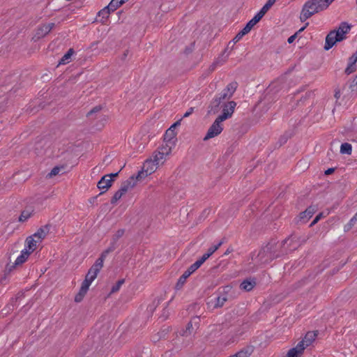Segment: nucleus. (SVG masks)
Returning <instances> with one entry per match:
<instances>
[{
    "instance_id": "f257e3e1",
    "label": "nucleus",
    "mask_w": 357,
    "mask_h": 357,
    "mask_svg": "<svg viewBox=\"0 0 357 357\" xmlns=\"http://www.w3.org/2000/svg\"><path fill=\"white\" fill-rule=\"evenodd\" d=\"M292 240L291 238H286L282 242L271 240L266 245L261 248L257 255L252 259L258 265L269 264L275 259L288 254V248L285 247V243Z\"/></svg>"
},
{
    "instance_id": "f03ea898",
    "label": "nucleus",
    "mask_w": 357,
    "mask_h": 357,
    "mask_svg": "<svg viewBox=\"0 0 357 357\" xmlns=\"http://www.w3.org/2000/svg\"><path fill=\"white\" fill-rule=\"evenodd\" d=\"M326 8H327L324 4L321 6L318 4V3L314 0H308L305 3L302 8L300 20L301 22H305L311 17L313 15L319 13Z\"/></svg>"
},
{
    "instance_id": "7ed1b4c3",
    "label": "nucleus",
    "mask_w": 357,
    "mask_h": 357,
    "mask_svg": "<svg viewBox=\"0 0 357 357\" xmlns=\"http://www.w3.org/2000/svg\"><path fill=\"white\" fill-rule=\"evenodd\" d=\"M136 185L135 176H132L128 179L123 182L120 188L117 190L111 199V204H115L123 195H125L129 190L133 188Z\"/></svg>"
},
{
    "instance_id": "20e7f679",
    "label": "nucleus",
    "mask_w": 357,
    "mask_h": 357,
    "mask_svg": "<svg viewBox=\"0 0 357 357\" xmlns=\"http://www.w3.org/2000/svg\"><path fill=\"white\" fill-rule=\"evenodd\" d=\"M125 231L124 229H119L112 235L109 246L100 254L102 258L105 259L109 253L115 251L119 248L120 245L119 240L124 235Z\"/></svg>"
},
{
    "instance_id": "39448f33",
    "label": "nucleus",
    "mask_w": 357,
    "mask_h": 357,
    "mask_svg": "<svg viewBox=\"0 0 357 357\" xmlns=\"http://www.w3.org/2000/svg\"><path fill=\"white\" fill-rule=\"evenodd\" d=\"M158 168V166L152 161V158H149L144 162L142 170L139 171L135 176V181L137 182L143 178L153 173Z\"/></svg>"
},
{
    "instance_id": "423d86ee",
    "label": "nucleus",
    "mask_w": 357,
    "mask_h": 357,
    "mask_svg": "<svg viewBox=\"0 0 357 357\" xmlns=\"http://www.w3.org/2000/svg\"><path fill=\"white\" fill-rule=\"evenodd\" d=\"M222 122V121H220L218 117L216 118L212 125L209 127L206 135L204 137V141L213 138L222 132L223 130V127L221 124Z\"/></svg>"
},
{
    "instance_id": "0eeeda50",
    "label": "nucleus",
    "mask_w": 357,
    "mask_h": 357,
    "mask_svg": "<svg viewBox=\"0 0 357 357\" xmlns=\"http://www.w3.org/2000/svg\"><path fill=\"white\" fill-rule=\"evenodd\" d=\"M105 259L102 258V257L100 256V257L96 259L95 263L88 271L86 278L93 281L96 278L100 271L103 267V263H104Z\"/></svg>"
},
{
    "instance_id": "6e6552de",
    "label": "nucleus",
    "mask_w": 357,
    "mask_h": 357,
    "mask_svg": "<svg viewBox=\"0 0 357 357\" xmlns=\"http://www.w3.org/2000/svg\"><path fill=\"white\" fill-rule=\"evenodd\" d=\"M236 106V102L234 101H229L227 103L224 104L222 113L221 115L218 116L219 119L224 121L225 120L230 118L234 112Z\"/></svg>"
},
{
    "instance_id": "1a4fd4ad",
    "label": "nucleus",
    "mask_w": 357,
    "mask_h": 357,
    "mask_svg": "<svg viewBox=\"0 0 357 357\" xmlns=\"http://www.w3.org/2000/svg\"><path fill=\"white\" fill-rule=\"evenodd\" d=\"M317 209V205H310L305 209V211L301 212L299 214L298 221H300L301 223H306L310 219V218H312Z\"/></svg>"
},
{
    "instance_id": "9d476101",
    "label": "nucleus",
    "mask_w": 357,
    "mask_h": 357,
    "mask_svg": "<svg viewBox=\"0 0 357 357\" xmlns=\"http://www.w3.org/2000/svg\"><path fill=\"white\" fill-rule=\"evenodd\" d=\"M55 24L53 22L44 24L40 25L36 30V37L37 38H41L47 35L51 30L54 27Z\"/></svg>"
},
{
    "instance_id": "9b49d317",
    "label": "nucleus",
    "mask_w": 357,
    "mask_h": 357,
    "mask_svg": "<svg viewBox=\"0 0 357 357\" xmlns=\"http://www.w3.org/2000/svg\"><path fill=\"white\" fill-rule=\"evenodd\" d=\"M113 178H108V176H103L97 183V187L102 190L100 195L105 192L112 185Z\"/></svg>"
},
{
    "instance_id": "f8f14e48",
    "label": "nucleus",
    "mask_w": 357,
    "mask_h": 357,
    "mask_svg": "<svg viewBox=\"0 0 357 357\" xmlns=\"http://www.w3.org/2000/svg\"><path fill=\"white\" fill-rule=\"evenodd\" d=\"M50 225H45L40 227L37 231L33 234V236L36 238L39 242H41L43 239L45 238L47 234L49 233Z\"/></svg>"
},
{
    "instance_id": "ddd939ff",
    "label": "nucleus",
    "mask_w": 357,
    "mask_h": 357,
    "mask_svg": "<svg viewBox=\"0 0 357 357\" xmlns=\"http://www.w3.org/2000/svg\"><path fill=\"white\" fill-rule=\"evenodd\" d=\"M254 351V347L248 345L230 357H250Z\"/></svg>"
},
{
    "instance_id": "4468645a",
    "label": "nucleus",
    "mask_w": 357,
    "mask_h": 357,
    "mask_svg": "<svg viewBox=\"0 0 357 357\" xmlns=\"http://www.w3.org/2000/svg\"><path fill=\"white\" fill-rule=\"evenodd\" d=\"M221 102H222V100H220L218 96H216L215 98H213L211 100L210 105L208 106V114H215L218 113L219 111V107H220Z\"/></svg>"
},
{
    "instance_id": "2eb2a0df",
    "label": "nucleus",
    "mask_w": 357,
    "mask_h": 357,
    "mask_svg": "<svg viewBox=\"0 0 357 357\" xmlns=\"http://www.w3.org/2000/svg\"><path fill=\"white\" fill-rule=\"evenodd\" d=\"M287 238H291L292 241H288L285 243V247L288 248V253L296 250L300 246V243L298 241L297 237L294 235H291Z\"/></svg>"
},
{
    "instance_id": "dca6fc26",
    "label": "nucleus",
    "mask_w": 357,
    "mask_h": 357,
    "mask_svg": "<svg viewBox=\"0 0 357 357\" xmlns=\"http://www.w3.org/2000/svg\"><path fill=\"white\" fill-rule=\"evenodd\" d=\"M356 61L357 57L352 54L349 59L348 66L344 70L345 74L350 75L356 70Z\"/></svg>"
},
{
    "instance_id": "f3484780",
    "label": "nucleus",
    "mask_w": 357,
    "mask_h": 357,
    "mask_svg": "<svg viewBox=\"0 0 357 357\" xmlns=\"http://www.w3.org/2000/svg\"><path fill=\"white\" fill-rule=\"evenodd\" d=\"M337 42L336 39L334 38V31H331L326 37L324 50H329Z\"/></svg>"
},
{
    "instance_id": "a211bd4d",
    "label": "nucleus",
    "mask_w": 357,
    "mask_h": 357,
    "mask_svg": "<svg viewBox=\"0 0 357 357\" xmlns=\"http://www.w3.org/2000/svg\"><path fill=\"white\" fill-rule=\"evenodd\" d=\"M152 157V161L158 167L165 162L167 156L164 155V153H160L157 150L153 153Z\"/></svg>"
},
{
    "instance_id": "6ab92c4d",
    "label": "nucleus",
    "mask_w": 357,
    "mask_h": 357,
    "mask_svg": "<svg viewBox=\"0 0 357 357\" xmlns=\"http://www.w3.org/2000/svg\"><path fill=\"white\" fill-rule=\"evenodd\" d=\"M35 238L33 236H30L26 238L25 243H26V248L30 253L33 252L36 248H37V243L39 241L36 239H34Z\"/></svg>"
},
{
    "instance_id": "aec40b11",
    "label": "nucleus",
    "mask_w": 357,
    "mask_h": 357,
    "mask_svg": "<svg viewBox=\"0 0 357 357\" xmlns=\"http://www.w3.org/2000/svg\"><path fill=\"white\" fill-rule=\"evenodd\" d=\"M263 17H261L258 13L255 15V17L250 20L247 24L245 26V27L243 28L245 29V31H247L248 33H249L251 29H252V27L258 22H259V20L262 18Z\"/></svg>"
},
{
    "instance_id": "412c9836",
    "label": "nucleus",
    "mask_w": 357,
    "mask_h": 357,
    "mask_svg": "<svg viewBox=\"0 0 357 357\" xmlns=\"http://www.w3.org/2000/svg\"><path fill=\"white\" fill-rule=\"evenodd\" d=\"M317 332L309 331L305 334V335L302 341L304 342V344H305V346L308 347L315 340V338L317 337Z\"/></svg>"
},
{
    "instance_id": "4be33fe9",
    "label": "nucleus",
    "mask_w": 357,
    "mask_h": 357,
    "mask_svg": "<svg viewBox=\"0 0 357 357\" xmlns=\"http://www.w3.org/2000/svg\"><path fill=\"white\" fill-rule=\"evenodd\" d=\"M30 254V252H29L26 248H24L21 252V255L16 259L15 265H20L24 263L28 259Z\"/></svg>"
},
{
    "instance_id": "5701e85b",
    "label": "nucleus",
    "mask_w": 357,
    "mask_h": 357,
    "mask_svg": "<svg viewBox=\"0 0 357 357\" xmlns=\"http://www.w3.org/2000/svg\"><path fill=\"white\" fill-rule=\"evenodd\" d=\"M247 33H248L247 31H245L244 29H243L241 31H240L236 35V36L232 39V40H231L229 43L228 45H227V47L225 50V52H226L227 50V49L229 48V45L231 43H232V47H231V49H232L234 45V44H236L237 42H238L243 38V36H245Z\"/></svg>"
},
{
    "instance_id": "b1692460",
    "label": "nucleus",
    "mask_w": 357,
    "mask_h": 357,
    "mask_svg": "<svg viewBox=\"0 0 357 357\" xmlns=\"http://www.w3.org/2000/svg\"><path fill=\"white\" fill-rule=\"evenodd\" d=\"M176 133L175 132L174 130L168 129L165 134L164 140L165 142L174 144V139L176 137Z\"/></svg>"
},
{
    "instance_id": "393cba45",
    "label": "nucleus",
    "mask_w": 357,
    "mask_h": 357,
    "mask_svg": "<svg viewBox=\"0 0 357 357\" xmlns=\"http://www.w3.org/2000/svg\"><path fill=\"white\" fill-rule=\"evenodd\" d=\"M255 284H256V282L255 280L250 281L248 280H245L240 284V287L241 289L249 291L254 288Z\"/></svg>"
},
{
    "instance_id": "a878e982",
    "label": "nucleus",
    "mask_w": 357,
    "mask_h": 357,
    "mask_svg": "<svg viewBox=\"0 0 357 357\" xmlns=\"http://www.w3.org/2000/svg\"><path fill=\"white\" fill-rule=\"evenodd\" d=\"M74 50L70 48L68 50V52L62 56V58L59 61V65H64L70 62V59L73 54H74Z\"/></svg>"
},
{
    "instance_id": "bb28decb",
    "label": "nucleus",
    "mask_w": 357,
    "mask_h": 357,
    "mask_svg": "<svg viewBox=\"0 0 357 357\" xmlns=\"http://www.w3.org/2000/svg\"><path fill=\"white\" fill-rule=\"evenodd\" d=\"M174 143H167L166 142L165 145H162L158 149V151L160 153H164L165 156L169 155L172 150V147L174 146Z\"/></svg>"
},
{
    "instance_id": "cd10ccee",
    "label": "nucleus",
    "mask_w": 357,
    "mask_h": 357,
    "mask_svg": "<svg viewBox=\"0 0 357 357\" xmlns=\"http://www.w3.org/2000/svg\"><path fill=\"white\" fill-rule=\"evenodd\" d=\"M307 347L305 344H304V342L301 341L298 342V344L296 345V347L292 348L291 349H294L295 351L294 353V357H300L301 354H303L304 349Z\"/></svg>"
},
{
    "instance_id": "c85d7f7f",
    "label": "nucleus",
    "mask_w": 357,
    "mask_h": 357,
    "mask_svg": "<svg viewBox=\"0 0 357 357\" xmlns=\"http://www.w3.org/2000/svg\"><path fill=\"white\" fill-rule=\"evenodd\" d=\"M189 276L190 275L185 271L183 273V275L178 278V280L176 284L175 289L176 290L181 289L183 287V286L184 285V284L185 283L186 280Z\"/></svg>"
},
{
    "instance_id": "c756f323",
    "label": "nucleus",
    "mask_w": 357,
    "mask_h": 357,
    "mask_svg": "<svg viewBox=\"0 0 357 357\" xmlns=\"http://www.w3.org/2000/svg\"><path fill=\"white\" fill-rule=\"evenodd\" d=\"M351 28V26L350 24H349L346 22H342L340 24L339 27L335 31L337 32H340V33H342L346 35L347 33H349Z\"/></svg>"
},
{
    "instance_id": "7c9ffc66",
    "label": "nucleus",
    "mask_w": 357,
    "mask_h": 357,
    "mask_svg": "<svg viewBox=\"0 0 357 357\" xmlns=\"http://www.w3.org/2000/svg\"><path fill=\"white\" fill-rule=\"evenodd\" d=\"M238 87V83L236 82H232L229 83L225 89H224L226 92L230 95L231 97L234 95L235 93L236 89Z\"/></svg>"
},
{
    "instance_id": "2f4dec72",
    "label": "nucleus",
    "mask_w": 357,
    "mask_h": 357,
    "mask_svg": "<svg viewBox=\"0 0 357 357\" xmlns=\"http://www.w3.org/2000/svg\"><path fill=\"white\" fill-rule=\"evenodd\" d=\"M276 0H268L265 5L258 13L261 17H263L266 13L270 9V8L275 3Z\"/></svg>"
},
{
    "instance_id": "473e14b6",
    "label": "nucleus",
    "mask_w": 357,
    "mask_h": 357,
    "mask_svg": "<svg viewBox=\"0 0 357 357\" xmlns=\"http://www.w3.org/2000/svg\"><path fill=\"white\" fill-rule=\"evenodd\" d=\"M351 151H352V147H351V145L349 143H343L342 144L341 146H340V153H342V154H348V155H350L351 153Z\"/></svg>"
},
{
    "instance_id": "72a5a7b5",
    "label": "nucleus",
    "mask_w": 357,
    "mask_h": 357,
    "mask_svg": "<svg viewBox=\"0 0 357 357\" xmlns=\"http://www.w3.org/2000/svg\"><path fill=\"white\" fill-rule=\"evenodd\" d=\"M227 301L226 296H220L215 298V308L221 307L224 305L225 303Z\"/></svg>"
},
{
    "instance_id": "f704fd0d",
    "label": "nucleus",
    "mask_w": 357,
    "mask_h": 357,
    "mask_svg": "<svg viewBox=\"0 0 357 357\" xmlns=\"http://www.w3.org/2000/svg\"><path fill=\"white\" fill-rule=\"evenodd\" d=\"M87 291H88V290H86L82 287H80L79 292L75 296V301L76 303L81 302L83 300V298H84V296L86 295V294L87 293Z\"/></svg>"
},
{
    "instance_id": "c9c22d12",
    "label": "nucleus",
    "mask_w": 357,
    "mask_h": 357,
    "mask_svg": "<svg viewBox=\"0 0 357 357\" xmlns=\"http://www.w3.org/2000/svg\"><path fill=\"white\" fill-rule=\"evenodd\" d=\"M123 4L114 1L112 0L110 3L107 6V9L110 10L111 12L115 11L117 8L121 7Z\"/></svg>"
},
{
    "instance_id": "e433bc0d",
    "label": "nucleus",
    "mask_w": 357,
    "mask_h": 357,
    "mask_svg": "<svg viewBox=\"0 0 357 357\" xmlns=\"http://www.w3.org/2000/svg\"><path fill=\"white\" fill-rule=\"evenodd\" d=\"M110 13V10L107 9V6H105L98 13V15L99 17H102V19H107L109 17Z\"/></svg>"
},
{
    "instance_id": "4c0bfd02",
    "label": "nucleus",
    "mask_w": 357,
    "mask_h": 357,
    "mask_svg": "<svg viewBox=\"0 0 357 357\" xmlns=\"http://www.w3.org/2000/svg\"><path fill=\"white\" fill-rule=\"evenodd\" d=\"M124 282H125L124 279H121V280H119V281H117V282L114 285L112 286L110 293L113 294V293L118 291L120 289L121 285L124 283Z\"/></svg>"
},
{
    "instance_id": "58836bf2",
    "label": "nucleus",
    "mask_w": 357,
    "mask_h": 357,
    "mask_svg": "<svg viewBox=\"0 0 357 357\" xmlns=\"http://www.w3.org/2000/svg\"><path fill=\"white\" fill-rule=\"evenodd\" d=\"M218 98L222 101L230 99L231 97L229 95L225 89L219 94Z\"/></svg>"
},
{
    "instance_id": "ea45409f",
    "label": "nucleus",
    "mask_w": 357,
    "mask_h": 357,
    "mask_svg": "<svg viewBox=\"0 0 357 357\" xmlns=\"http://www.w3.org/2000/svg\"><path fill=\"white\" fill-rule=\"evenodd\" d=\"M357 221L356 213L354 216L350 220L349 222L345 226V230H349L351 227L356 224Z\"/></svg>"
},
{
    "instance_id": "a19ab883",
    "label": "nucleus",
    "mask_w": 357,
    "mask_h": 357,
    "mask_svg": "<svg viewBox=\"0 0 357 357\" xmlns=\"http://www.w3.org/2000/svg\"><path fill=\"white\" fill-rule=\"evenodd\" d=\"M333 31H334V38H335L337 42L342 41L343 40H344L346 38V36L344 34L340 33V32H337L335 30H333Z\"/></svg>"
},
{
    "instance_id": "79ce46f5",
    "label": "nucleus",
    "mask_w": 357,
    "mask_h": 357,
    "mask_svg": "<svg viewBox=\"0 0 357 357\" xmlns=\"http://www.w3.org/2000/svg\"><path fill=\"white\" fill-rule=\"evenodd\" d=\"M92 282H93L92 280H91L90 279H88L85 277L84 280L82 283L81 287H82L86 290H89V288Z\"/></svg>"
},
{
    "instance_id": "37998d69",
    "label": "nucleus",
    "mask_w": 357,
    "mask_h": 357,
    "mask_svg": "<svg viewBox=\"0 0 357 357\" xmlns=\"http://www.w3.org/2000/svg\"><path fill=\"white\" fill-rule=\"evenodd\" d=\"M92 282H93L92 280H91L90 279H88L85 277L84 280L82 283L81 287H82L86 290H89V288Z\"/></svg>"
},
{
    "instance_id": "c03bdc74",
    "label": "nucleus",
    "mask_w": 357,
    "mask_h": 357,
    "mask_svg": "<svg viewBox=\"0 0 357 357\" xmlns=\"http://www.w3.org/2000/svg\"><path fill=\"white\" fill-rule=\"evenodd\" d=\"M60 170H61V168H60V167H54L51 170V172L48 174V175H47V176H48L50 178H51V177H52V176H56V175H57V174L59 173Z\"/></svg>"
},
{
    "instance_id": "a18cd8bd",
    "label": "nucleus",
    "mask_w": 357,
    "mask_h": 357,
    "mask_svg": "<svg viewBox=\"0 0 357 357\" xmlns=\"http://www.w3.org/2000/svg\"><path fill=\"white\" fill-rule=\"evenodd\" d=\"M24 296V293L23 292H19L15 298H13L10 301V305L13 306V307L15 305V303L17 302V301L21 298H22Z\"/></svg>"
},
{
    "instance_id": "49530a36",
    "label": "nucleus",
    "mask_w": 357,
    "mask_h": 357,
    "mask_svg": "<svg viewBox=\"0 0 357 357\" xmlns=\"http://www.w3.org/2000/svg\"><path fill=\"white\" fill-rule=\"evenodd\" d=\"M30 217L29 213H26L25 212H22L19 218V220L20 222H24L26 220Z\"/></svg>"
},
{
    "instance_id": "de8ad7c7",
    "label": "nucleus",
    "mask_w": 357,
    "mask_h": 357,
    "mask_svg": "<svg viewBox=\"0 0 357 357\" xmlns=\"http://www.w3.org/2000/svg\"><path fill=\"white\" fill-rule=\"evenodd\" d=\"M322 213H319L315 218L312 220V222L310 223V227L314 226L315 224L318 222V221L322 218Z\"/></svg>"
},
{
    "instance_id": "09e8293b",
    "label": "nucleus",
    "mask_w": 357,
    "mask_h": 357,
    "mask_svg": "<svg viewBox=\"0 0 357 357\" xmlns=\"http://www.w3.org/2000/svg\"><path fill=\"white\" fill-rule=\"evenodd\" d=\"M100 109H101V107L100 106H96V107H93L91 110H90L87 113V116H89L92 114L99 112Z\"/></svg>"
},
{
    "instance_id": "8fccbe9b",
    "label": "nucleus",
    "mask_w": 357,
    "mask_h": 357,
    "mask_svg": "<svg viewBox=\"0 0 357 357\" xmlns=\"http://www.w3.org/2000/svg\"><path fill=\"white\" fill-rule=\"evenodd\" d=\"M288 138H289V136L286 134L281 136V137L279 139V142H280V145L287 142V141L288 140Z\"/></svg>"
},
{
    "instance_id": "3c124183",
    "label": "nucleus",
    "mask_w": 357,
    "mask_h": 357,
    "mask_svg": "<svg viewBox=\"0 0 357 357\" xmlns=\"http://www.w3.org/2000/svg\"><path fill=\"white\" fill-rule=\"evenodd\" d=\"M219 66V60H215L209 67L210 71H213Z\"/></svg>"
},
{
    "instance_id": "603ef678",
    "label": "nucleus",
    "mask_w": 357,
    "mask_h": 357,
    "mask_svg": "<svg viewBox=\"0 0 357 357\" xmlns=\"http://www.w3.org/2000/svg\"><path fill=\"white\" fill-rule=\"evenodd\" d=\"M313 95V93L312 91H307L305 93V96H303L300 101L305 100L306 99L310 98Z\"/></svg>"
},
{
    "instance_id": "864d4df0",
    "label": "nucleus",
    "mask_w": 357,
    "mask_h": 357,
    "mask_svg": "<svg viewBox=\"0 0 357 357\" xmlns=\"http://www.w3.org/2000/svg\"><path fill=\"white\" fill-rule=\"evenodd\" d=\"M313 95V93L312 91H307L305 93V96H303L300 101L305 100L306 99L310 98Z\"/></svg>"
},
{
    "instance_id": "5fc2aeb1",
    "label": "nucleus",
    "mask_w": 357,
    "mask_h": 357,
    "mask_svg": "<svg viewBox=\"0 0 357 357\" xmlns=\"http://www.w3.org/2000/svg\"><path fill=\"white\" fill-rule=\"evenodd\" d=\"M354 88L357 89V75L354 79L352 83L350 84V89L354 91Z\"/></svg>"
},
{
    "instance_id": "6e6d98bb",
    "label": "nucleus",
    "mask_w": 357,
    "mask_h": 357,
    "mask_svg": "<svg viewBox=\"0 0 357 357\" xmlns=\"http://www.w3.org/2000/svg\"><path fill=\"white\" fill-rule=\"evenodd\" d=\"M194 112V107H190L188 111L183 114V117L185 118L192 114Z\"/></svg>"
},
{
    "instance_id": "4d7b16f0",
    "label": "nucleus",
    "mask_w": 357,
    "mask_h": 357,
    "mask_svg": "<svg viewBox=\"0 0 357 357\" xmlns=\"http://www.w3.org/2000/svg\"><path fill=\"white\" fill-rule=\"evenodd\" d=\"M227 59V56H224L222 55L221 56H219L216 60H219V65L223 64Z\"/></svg>"
},
{
    "instance_id": "13d9d810",
    "label": "nucleus",
    "mask_w": 357,
    "mask_h": 357,
    "mask_svg": "<svg viewBox=\"0 0 357 357\" xmlns=\"http://www.w3.org/2000/svg\"><path fill=\"white\" fill-rule=\"evenodd\" d=\"M297 36H298V33H295L294 35L291 36L287 39L288 43H289V44L292 43L294 41V40L296 38Z\"/></svg>"
},
{
    "instance_id": "bf43d9fd",
    "label": "nucleus",
    "mask_w": 357,
    "mask_h": 357,
    "mask_svg": "<svg viewBox=\"0 0 357 357\" xmlns=\"http://www.w3.org/2000/svg\"><path fill=\"white\" fill-rule=\"evenodd\" d=\"M181 119L177 121L174 124H172L169 129H173L175 130V128L181 124Z\"/></svg>"
},
{
    "instance_id": "052dcab7",
    "label": "nucleus",
    "mask_w": 357,
    "mask_h": 357,
    "mask_svg": "<svg viewBox=\"0 0 357 357\" xmlns=\"http://www.w3.org/2000/svg\"><path fill=\"white\" fill-rule=\"evenodd\" d=\"M210 257V255L209 254H208L207 252L204 254L202 255V257L199 259L203 263Z\"/></svg>"
},
{
    "instance_id": "680f3d73",
    "label": "nucleus",
    "mask_w": 357,
    "mask_h": 357,
    "mask_svg": "<svg viewBox=\"0 0 357 357\" xmlns=\"http://www.w3.org/2000/svg\"><path fill=\"white\" fill-rule=\"evenodd\" d=\"M17 265H15V263L13 265H8L6 268V272L10 273Z\"/></svg>"
},
{
    "instance_id": "e2e57ef3",
    "label": "nucleus",
    "mask_w": 357,
    "mask_h": 357,
    "mask_svg": "<svg viewBox=\"0 0 357 357\" xmlns=\"http://www.w3.org/2000/svg\"><path fill=\"white\" fill-rule=\"evenodd\" d=\"M195 271V270L192 268V266L191 265L186 271L185 272L190 275L192 273H193Z\"/></svg>"
},
{
    "instance_id": "0e129e2a",
    "label": "nucleus",
    "mask_w": 357,
    "mask_h": 357,
    "mask_svg": "<svg viewBox=\"0 0 357 357\" xmlns=\"http://www.w3.org/2000/svg\"><path fill=\"white\" fill-rule=\"evenodd\" d=\"M335 171V169L334 168H328V169H326L325 171V175H330L331 174H333Z\"/></svg>"
},
{
    "instance_id": "69168bd1",
    "label": "nucleus",
    "mask_w": 357,
    "mask_h": 357,
    "mask_svg": "<svg viewBox=\"0 0 357 357\" xmlns=\"http://www.w3.org/2000/svg\"><path fill=\"white\" fill-rule=\"evenodd\" d=\"M119 173V172H118L116 173L106 174L105 176H108V178H112L114 177H116L118 176Z\"/></svg>"
},
{
    "instance_id": "338daca9",
    "label": "nucleus",
    "mask_w": 357,
    "mask_h": 357,
    "mask_svg": "<svg viewBox=\"0 0 357 357\" xmlns=\"http://www.w3.org/2000/svg\"><path fill=\"white\" fill-rule=\"evenodd\" d=\"M215 252V250L211 246V248H208L207 253L209 254V255L211 257Z\"/></svg>"
},
{
    "instance_id": "774afa93",
    "label": "nucleus",
    "mask_w": 357,
    "mask_h": 357,
    "mask_svg": "<svg viewBox=\"0 0 357 357\" xmlns=\"http://www.w3.org/2000/svg\"><path fill=\"white\" fill-rule=\"evenodd\" d=\"M193 329L192 321H190L187 325V331H189V333H191L190 330Z\"/></svg>"
}]
</instances>
